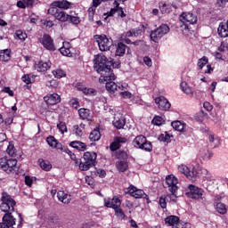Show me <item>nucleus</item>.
Masks as SVG:
<instances>
[{
	"label": "nucleus",
	"mask_w": 228,
	"mask_h": 228,
	"mask_svg": "<svg viewBox=\"0 0 228 228\" xmlns=\"http://www.w3.org/2000/svg\"><path fill=\"white\" fill-rule=\"evenodd\" d=\"M110 63L111 61L106 58L104 54H98L94 58V69L98 74H101L100 79H103V81H115L116 77Z\"/></svg>",
	"instance_id": "obj_1"
},
{
	"label": "nucleus",
	"mask_w": 228,
	"mask_h": 228,
	"mask_svg": "<svg viewBox=\"0 0 228 228\" xmlns=\"http://www.w3.org/2000/svg\"><path fill=\"white\" fill-rule=\"evenodd\" d=\"M83 159H79V170L82 172H86V170H90L92 167H95L97 165V153L86 151L83 155Z\"/></svg>",
	"instance_id": "obj_2"
},
{
	"label": "nucleus",
	"mask_w": 228,
	"mask_h": 228,
	"mask_svg": "<svg viewBox=\"0 0 228 228\" xmlns=\"http://www.w3.org/2000/svg\"><path fill=\"white\" fill-rule=\"evenodd\" d=\"M0 168L6 172V174H15L19 172V167L17 166V159H0Z\"/></svg>",
	"instance_id": "obj_3"
},
{
	"label": "nucleus",
	"mask_w": 228,
	"mask_h": 228,
	"mask_svg": "<svg viewBox=\"0 0 228 228\" xmlns=\"http://www.w3.org/2000/svg\"><path fill=\"white\" fill-rule=\"evenodd\" d=\"M169 31H170V28L168 27V25L162 24L159 28H157L155 30L151 31V33L150 35L151 39L153 42L158 43Z\"/></svg>",
	"instance_id": "obj_4"
},
{
	"label": "nucleus",
	"mask_w": 228,
	"mask_h": 228,
	"mask_svg": "<svg viewBox=\"0 0 228 228\" xmlns=\"http://www.w3.org/2000/svg\"><path fill=\"white\" fill-rule=\"evenodd\" d=\"M94 39L97 42L100 51H110V47L113 45V40L108 38L106 35H95Z\"/></svg>",
	"instance_id": "obj_5"
},
{
	"label": "nucleus",
	"mask_w": 228,
	"mask_h": 228,
	"mask_svg": "<svg viewBox=\"0 0 228 228\" xmlns=\"http://www.w3.org/2000/svg\"><path fill=\"white\" fill-rule=\"evenodd\" d=\"M48 14L53 15L56 20L60 22H67L69 20L70 15H69L65 11L60 8L50 7L48 9Z\"/></svg>",
	"instance_id": "obj_6"
},
{
	"label": "nucleus",
	"mask_w": 228,
	"mask_h": 228,
	"mask_svg": "<svg viewBox=\"0 0 228 228\" xmlns=\"http://www.w3.org/2000/svg\"><path fill=\"white\" fill-rule=\"evenodd\" d=\"M177 183L179 182L177 181V178H175L174 175H169L166 177L165 188H167L168 191H170V193H172V195H174L175 197H176L175 193L177 192L178 190Z\"/></svg>",
	"instance_id": "obj_7"
},
{
	"label": "nucleus",
	"mask_w": 228,
	"mask_h": 228,
	"mask_svg": "<svg viewBox=\"0 0 228 228\" xmlns=\"http://www.w3.org/2000/svg\"><path fill=\"white\" fill-rule=\"evenodd\" d=\"M204 191L195 185H189V191L185 193V195L189 199H204L202 197Z\"/></svg>",
	"instance_id": "obj_8"
},
{
	"label": "nucleus",
	"mask_w": 228,
	"mask_h": 228,
	"mask_svg": "<svg viewBox=\"0 0 228 228\" xmlns=\"http://www.w3.org/2000/svg\"><path fill=\"white\" fill-rule=\"evenodd\" d=\"M197 15L191 12H183L180 16V21L184 24V26H188V24H197Z\"/></svg>",
	"instance_id": "obj_9"
},
{
	"label": "nucleus",
	"mask_w": 228,
	"mask_h": 228,
	"mask_svg": "<svg viewBox=\"0 0 228 228\" xmlns=\"http://www.w3.org/2000/svg\"><path fill=\"white\" fill-rule=\"evenodd\" d=\"M42 45L47 51H56V46H54V41H53V37L49 36V34H45L40 40Z\"/></svg>",
	"instance_id": "obj_10"
},
{
	"label": "nucleus",
	"mask_w": 228,
	"mask_h": 228,
	"mask_svg": "<svg viewBox=\"0 0 228 228\" xmlns=\"http://www.w3.org/2000/svg\"><path fill=\"white\" fill-rule=\"evenodd\" d=\"M155 103L158 104L159 110L162 111H168L170 110V102L164 96L155 98Z\"/></svg>",
	"instance_id": "obj_11"
},
{
	"label": "nucleus",
	"mask_w": 228,
	"mask_h": 228,
	"mask_svg": "<svg viewBox=\"0 0 228 228\" xmlns=\"http://www.w3.org/2000/svg\"><path fill=\"white\" fill-rule=\"evenodd\" d=\"M128 193H130V195L134 199H147V195L145 194L143 190H138L134 185H130V187L128 188Z\"/></svg>",
	"instance_id": "obj_12"
},
{
	"label": "nucleus",
	"mask_w": 228,
	"mask_h": 228,
	"mask_svg": "<svg viewBox=\"0 0 228 228\" xmlns=\"http://www.w3.org/2000/svg\"><path fill=\"white\" fill-rule=\"evenodd\" d=\"M72 4L67 0L54 1L51 4V8H59L60 10H69Z\"/></svg>",
	"instance_id": "obj_13"
},
{
	"label": "nucleus",
	"mask_w": 228,
	"mask_h": 228,
	"mask_svg": "<svg viewBox=\"0 0 228 228\" xmlns=\"http://www.w3.org/2000/svg\"><path fill=\"white\" fill-rule=\"evenodd\" d=\"M179 222L180 220L176 216H169L165 219V223L172 228H181Z\"/></svg>",
	"instance_id": "obj_14"
},
{
	"label": "nucleus",
	"mask_w": 228,
	"mask_h": 228,
	"mask_svg": "<svg viewBox=\"0 0 228 228\" xmlns=\"http://www.w3.org/2000/svg\"><path fill=\"white\" fill-rule=\"evenodd\" d=\"M219 37L222 38H227L228 37V20L226 22H221L217 28Z\"/></svg>",
	"instance_id": "obj_15"
},
{
	"label": "nucleus",
	"mask_w": 228,
	"mask_h": 228,
	"mask_svg": "<svg viewBox=\"0 0 228 228\" xmlns=\"http://www.w3.org/2000/svg\"><path fill=\"white\" fill-rule=\"evenodd\" d=\"M110 82L106 83V90L109 91L110 94H114L117 90H124V86H117V84L111 80H107Z\"/></svg>",
	"instance_id": "obj_16"
},
{
	"label": "nucleus",
	"mask_w": 228,
	"mask_h": 228,
	"mask_svg": "<svg viewBox=\"0 0 228 228\" xmlns=\"http://www.w3.org/2000/svg\"><path fill=\"white\" fill-rule=\"evenodd\" d=\"M76 88L77 90H79V92H83V94H85V95H95V94H97V91H95V89H94V88H86L81 83H77L76 85Z\"/></svg>",
	"instance_id": "obj_17"
},
{
	"label": "nucleus",
	"mask_w": 228,
	"mask_h": 228,
	"mask_svg": "<svg viewBox=\"0 0 228 228\" xmlns=\"http://www.w3.org/2000/svg\"><path fill=\"white\" fill-rule=\"evenodd\" d=\"M120 200L118 198H113L112 200H105V206L106 208H112V209H117L121 206Z\"/></svg>",
	"instance_id": "obj_18"
},
{
	"label": "nucleus",
	"mask_w": 228,
	"mask_h": 228,
	"mask_svg": "<svg viewBox=\"0 0 228 228\" xmlns=\"http://www.w3.org/2000/svg\"><path fill=\"white\" fill-rule=\"evenodd\" d=\"M114 4H116V8H112V10L110 11L108 16L113 17V15H115V13H118V15H119V17H121L122 19H123V17H126V13H124V9H122V7L118 6V3H117V1H115Z\"/></svg>",
	"instance_id": "obj_19"
},
{
	"label": "nucleus",
	"mask_w": 228,
	"mask_h": 228,
	"mask_svg": "<svg viewBox=\"0 0 228 228\" xmlns=\"http://www.w3.org/2000/svg\"><path fill=\"white\" fill-rule=\"evenodd\" d=\"M57 197L59 200L62 202V204H69L70 200H72V198L70 197V195L65 193V191H59L57 192Z\"/></svg>",
	"instance_id": "obj_20"
},
{
	"label": "nucleus",
	"mask_w": 228,
	"mask_h": 228,
	"mask_svg": "<svg viewBox=\"0 0 228 228\" xmlns=\"http://www.w3.org/2000/svg\"><path fill=\"white\" fill-rule=\"evenodd\" d=\"M35 69L37 72H45V70L51 69V62H44L43 61H40L38 63H36Z\"/></svg>",
	"instance_id": "obj_21"
},
{
	"label": "nucleus",
	"mask_w": 228,
	"mask_h": 228,
	"mask_svg": "<svg viewBox=\"0 0 228 228\" xmlns=\"http://www.w3.org/2000/svg\"><path fill=\"white\" fill-rule=\"evenodd\" d=\"M171 126L175 131H179L180 133H186V124L182 121H173Z\"/></svg>",
	"instance_id": "obj_22"
},
{
	"label": "nucleus",
	"mask_w": 228,
	"mask_h": 228,
	"mask_svg": "<svg viewBox=\"0 0 228 228\" xmlns=\"http://www.w3.org/2000/svg\"><path fill=\"white\" fill-rule=\"evenodd\" d=\"M69 146L73 147V149H77V151H81L82 152L86 151V144L80 141H73L69 142Z\"/></svg>",
	"instance_id": "obj_23"
},
{
	"label": "nucleus",
	"mask_w": 228,
	"mask_h": 228,
	"mask_svg": "<svg viewBox=\"0 0 228 228\" xmlns=\"http://www.w3.org/2000/svg\"><path fill=\"white\" fill-rule=\"evenodd\" d=\"M146 140H147V138H145V136L138 135L134 139L132 143H133L134 147H135L136 149H141L142 147L143 143H145Z\"/></svg>",
	"instance_id": "obj_24"
},
{
	"label": "nucleus",
	"mask_w": 228,
	"mask_h": 228,
	"mask_svg": "<svg viewBox=\"0 0 228 228\" xmlns=\"http://www.w3.org/2000/svg\"><path fill=\"white\" fill-rule=\"evenodd\" d=\"M112 124L114 127H116L117 129H122L124 128V126H126V118L122 117H115L114 120L112 121Z\"/></svg>",
	"instance_id": "obj_25"
},
{
	"label": "nucleus",
	"mask_w": 228,
	"mask_h": 228,
	"mask_svg": "<svg viewBox=\"0 0 228 228\" xmlns=\"http://www.w3.org/2000/svg\"><path fill=\"white\" fill-rule=\"evenodd\" d=\"M116 167L119 172H126L129 168V164H127V160H118Z\"/></svg>",
	"instance_id": "obj_26"
},
{
	"label": "nucleus",
	"mask_w": 228,
	"mask_h": 228,
	"mask_svg": "<svg viewBox=\"0 0 228 228\" xmlns=\"http://www.w3.org/2000/svg\"><path fill=\"white\" fill-rule=\"evenodd\" d=\"M61 101V98L58 94H53L48 97L47 102L48 104H51L52 106H54V104H58Z\"/></svg>",
	"instance_id": "obj_27"
},
{
	"label": "nucleus",
	"mask_w": 228,
	"mask_h": 228,
	"mask_svg": "<svg viewBox=\"0 0 228 228\" xmlns=\"http://www.w3.org/2000/svg\"><path fill=\"white\" fill-rule=\"evenodd\" d=\"M38 163L40 167L45 170V172H49L51 168H53V165H51V162L47 160H44L43 159H38Z\"/></svg>",
	"instance_id": "obj_28"
},
{
	"label": "nucleus",
	"mask_w": 228,
	"mask_h": 228,
	"mask_svg": "<svg viewBox=\"0 0 228 228\" xmlns=\"http://www.w3.org/2000/svg\"><path fill=\"white\" fill-rule=\"evenodd\" d=\"M89 140L91 142H99L101 140V132L99 129H94L89 134Z\"/></svg>",
	"instance_id": "obj_29"
},
{
	"label": "nucleus",
	"mask_w": 228,
	"mask_h": 228,
	"mask_svg": "<svg viewBox=\"0 0 228 228\" xmlns=\"http://www.w3.org/2000/svg\"><path fill=\"white\" fill-rule=\"evenodd\" d=\"M78 115L82 120H90V110L80 109L78 110Z\"/></svg>",
	"instance_id": "obj_30"
},
{
	"label": "nucleus",
	"mask_w": 228,
	"mask_h": 228,
	"mask_svg": "<svg viewBox=\"0 0 228 228\" xmlns=\"http://www.w3.org/2000/svg\"><path fill=\"white\" fill-rule=\"evenodd\" d=\"M126 45L123 43H118L116 50V56H124L126 54Z\"/></svg>",
	"instance_id": "obj_31"
},
{
	"label": "nucleus",
	"mask_w": 228,
	"mask_h": 228,
	"mask_svg": "<svg viewBox=\"0 0 228 228\" xmlns=\"http://www.w3.org/2000/svg\"><path fill=\"white\" fill-rule=\"evenodd\" d=\"M216 211L220 215H225L227 213V208H225V205L223 203H217L215 205Z\"/></svg>",
	"instance_id": "obj_32"
},
{
	"label": "nucleus",
	"mask_w": 228,
	"mask_h": 228,
	"mask_svg": "<svg viewBox=\"0 0 228 228\" xmlns=\"http://www.w3.org/2000/svg\"><path fill=\"white\" fill-rule=\"evenodd\" d=\"M180 86L184 94H187V95H191V94H193V89L188 86V84H186V82H182Z\"/></svg>",
	"instance_id": "obj_33"
},
{
	"label": "nucleus",
	"mask_w": 228,
	"mask_h": 228,
	"mask_svg": "<svg viewBox=\"0 0 228 228\" xmlns=\"http://www.w3.org/2000/svg\"><path fill=\"white\" fill-rule=\"evenodd\" d=\"M46 142L48 145H50V147H53L54 149H57L58 145L60 144V142H58V141L54 138V136L47 137Z\"/></svg>",
	"instance_id": "obj_34"
},
{
	"label": "nucleus",
	"mask_w": 228,
	"mask_h": 228,
	"mask_svg": "<svg viewBox=\"0 0 228 228\" xmlns=\"http://www.w3.org/2000/svg\"><path fill=\"white\" fill-rule=\"evenodd\" d=\"M0 60L2 61H8L10 60V50L6 49L0 52Z\"/></svg>",
	"instance_id": "obj_35"
},
{
	"label": "nucleus",
	"mask_w": 228,
	"mask_h": 228,
	"mask_svg": "<svg viewBox=\"0 0 228 228\" xmlns=\"http://www.w3.org/2000/svg\"><path fill=\"white\" fill-rule=\"evenodd\" d=\"M15 38L24 42V40H26V38H28V34H26L25 32H22V30H17L15 32Z\"/></svg>",
	"instance_id": "obj_36"
},
{
	"label": "nucleus",
	"mask_w": 228,
	"mask_h": 228,
	"mask_svg": "<svg viewBox=\"0 0 228 228\" xmlns=\"http://www.w3.org/2000/svg\"><path fill=\"white\" fill-rule=\"evenodd\" d=\"M116 158L118 159V161H127V153L124 151H119L117 155Z\"/></svg>",
	"instance_id": "obj_37"
},
{
	"label": "nucleus",
	"mask_w": 228,
	"mask_h": 228,
	"mask_svg": "<svg viewBox=\"0 0 228 228\" xmlns=\"http://www.w3.org/2000/svg\"><path fill=\"white\" fill-rule=\"evenodd\" d=\"M48 222L51 225H58L60 224V217L56 215L48 217Z\"/></svg>",
	"instance_id": "obj_38"
},
{
	"label": "nucleus",
	"mask_w": 228,
	"mask_h": 228,
	"mask_svg": "<svg viewBox=\"0 0 228 228\" xmlns=\"http://www.w3.org/2000/svg\"><path fill=\"white\" fill-rule=\"evenodd\" d=\"M159 8L162 13H170L172 12V7L167 4H160Z\"/></svg>",
	"instance_id": "obj_39"
},
{
	"label": "nucleus",
	"mask_w": 228,
	"mask_h": 228,
	"mask_svg": "<svg viewBox=\"0 0 228 228\" xmlns=\"http://www.w3.org/2000/svg\"><path fill=\"white\" fill-rule=\"evenodd\" d=\"M197 175H199V172L197 171V169L195 167H193L191 172L189 171L187 179H190L191 181H195V179H197Z\"/></svg>",
	"instance_id": "obj_40"
},
{
	"label": "nucleus",
	"mask_w": 228,
	"mask_h": 228,
	"mask_svg": "<svg viewBox=\"0 0 228 228\" xmlns=\"http://www.w3.org/2000/svg\"><path fill=\"white\" fill-rule=\"evenodd\" d=\"M114 211H115L116 216L119 220H124V218H126V214H124V210H122V208H120V207H118V208L114 209Z\"/></svg>",
	"instance_id": "obj_41"
},
{
	"label": "nucleus",
	"mask_w": 228,
	"mask_h": 228,
	"mask_svg": "<svg viewBox=\"0 0 228 228\" xmlns=\"http://www.w3.org/2000/svg\"><path fill=\"white\" fill-rule=\"evenodd\" d=\"M140 149H142L143 151H147V152H151L152 151V143H151V142H147V139H146L145 142L142 143V146H141Z\"/></svg>",
	"instance_id": "obj_42"
},
{
	"label": "nucleus",
	"mask_w": 228,
	"mask_h": 228,
	"mask_svg": "<svg viewBox=\"0 0 228 228\" xmlns=\"http://www.w3.org/2000/svg\"><path fill=\"white\" fill-rule=\"evenodd\" d=\"M178 170L181 172V174H183L186 177H188V175L190 174V168H188V167L185 165H181L178 167Z\"/></svg>",
	"instance_id": "obj_43"
},
{
	"label": "nucleus",
	"mask_w": 228,
	"mask_h": 228,
	"mask_svg": "<svg viewBox=\"0 0 228 228\" xmlns=\"http://www.w3.org/2000/svg\"><path fill=\"white\" fill-rule=\"evenodd\" d=\"M6 152L9 156L13 158V156H15L17 152L15 150V146H13V144H9L7 147Z\"/></svg>",
	"instance_id": "obj_44"
},
{
	"label": "nucleus",
	"mask_w": 228,
	"mask_h": 228,
	"mask_svg": "<svg viewBox=\"0 0 228 228\" xmlns=\"http://www.w3.org/2000/svg\"><path fill=\"white\" fill-rule=\"evenodd\" d=\"M53 74L54 77H57L58 79H60L61 77H65V76H66L65 71H63V69H56V70L53 71Z\"/></svg>",
	"instance_id": "obj_45"
},
{
	"label": "nucleus",
	"mask_w": 228,
	"mask_h": 228,
	"mask_svg": "<svg viewBox=\"0 0 228 228\" xmlns=\"http://www.w3.org/2000/svg\"><path fill=\"white\" fill-rule=\"evenodd\" d=\"M159 142H166V143H170V134H161L159 136Z\"/></svg>",
	"instance_id": "obj_46"
},
{
	"label": "nucleus",
	"mask_w": 228,
	"mask_h": 228,
	"mask_svg": "<svg viewBox=\"0 0 228 228\" xmlns=\"http://www.w3.org/2000/svg\"><path fill=\"white\" fill-rule=\"evenodd\" d=\"M208 59L206 56H203L201 59L198 61V67L200 69H203L205 65H208Z\"/></svg>",
	"instance_id": "obj_47"
},
{
	"label": "nucleus",
	"mask_w": 228,
	"mask_h": 228,
	"mask_svg": "<svg viewBox=\"0 0 228 228\" xmlns=\"http://www.w3.org/2000/svg\"><path fill=\"white\" fill-rule=\"evenodd\" d=\"M59 51L62 56H68L69 58L72 57L70 48H60Z\"/></svg>",
	"instance_id": "obj_48"
},
{
	"label": "nucleus",
	"mask_w": 228,
	"mask_h": 228,
	"mask_svg": "<svg viewBox=\"0 0 228 228\" xmlns=\"http://www.w3.org/2000/svg\"><path fill=\"white\" fill-rule=\"evenodd\" d=\"M73 131H74L76 136H77V138H81L83 136V130L81 128H79V126L75 125L73 126Z\"/></svg>",
	"instance_id": "obj_49"
},
{
	"label": "nucleus",
	"mask_w": 228,
	"mask_h": 228,
	"mask_svg": "<svg viewBox=\"0 0 228 228\" xmlns=\"http://www.w3.org/2000/svg\"><path fill=\"white\" fill-rule=\"evenodd\" d=\"M57 127L59 129V131H61V133L63 134V133H67V125L65 124V122H60L57 125Z\"/></svg>",
	"instance_id": "obj_50"
},
{
	"label": "nucleus",
	"mask_w": 228,
	"mask_h": 228,
	"mask_svg": "<svg viewBox=\"0 0 228 228\" xmlns=\"http://www.w3.org/2000/svg\"><path fill=\"white\" fill-rule=\"evenodd\" d=\"M152 124H154V126H161V124H163V118L157 116L152 119Z\"/></svg>",
	"instance_id": "obj_51"
},
{
	"label": "nucleus",
	"mask_w": 228,
	"mask_h": 228,
	"mask_svg": "<svg viewBox=\"0 0 228 228\" xmlns=\"http://www.w3.org/2000/svg\"><path fill=\"white\" fill-rule=\"evenodd\" d=\"M45 85L48 88H56V86H58V82H56V80L54 79H52L50 81H47Z\"/></svg>",
	"instance_id": "obj_52"
},
{
	"label": "nucleus",
	"mask_w": 228,
	"mask_h": 228,
	"mask_svg": "<svg viewBox=\"0 0 228 228\" xmlns=\"http://www.w3.org/2000/svg\"><path fill=\"white\" fill-rule=\"evenodd\" d=\"M88 13H89V20L91 22H94V15H95V8L90 7L88 9Z\"/></svg>",
	"instance_id": "obj_53"
},
{
	"label": "nucleus",
	"mask_w": 228,
	"mask_h": 228,
	"mask_svg": "<svg viewBox=\"0 0 228 228\" xmlns=\"http://www.w3.org/2000/svg\"><path fill=\"white\" fill-rule=\"evenodd\" d=\"M22 81L26 83V85H31L33 79H31V75H24L22 77Z\"/></svg>",
	"instance_id": "obj_54"
},
{
	"label": "nucleus",
	"mask_w": 228,
	"mask_h": 228,
	"mask_svg": "<svg viewBox=\"0 0 228 228\" xmlns=\"http://www.w3.org/2000/svg\"><path fill=\"white\" fill-rule=\"evenodd\" d=\"M69 20H70V22L72 24H79V22H81V20L77 16H70L69 15Z\"/></svg>",
	"instance_id": "obj_55"
},
{
	"label": "nucleus",
	"mask_w": 228,
	"mask_h": 228,
	"mask_svg": "<svg viewBox=\"0 0 228 228\" xmlns=\"http://www.w3.org/2000/svg\"><path fill=\"white\" fill-rule=\"evenodd\" d=\"M118 149H120V144H118L116 141L110 143V151H112V152L118 151Z\"/></svg>",
	"instance_id": "obj_56"
},
{
	"label": "nucleus",
	"mask_w": 228,
	"mask_h": 228,
	"mask_svg": "<svg viewBox=\"0 0 228 228\" xmlns=\"http://www.w3.org/2000/svg\"><path fill=\"white\" fill-rule=\"evenodd\" d=\"M159 206L160 208H162V209H165L167 208V200L163 196H161L159 199Z\"/></svg>",
	"instance_id": "obj_57"
},
{
	"label": "nucleus",
	"mask_w": 228,
	"mask_h": 228,
	"mask_svg": "<svg viewBox=\"0 0 228 228\" xmlns=\"http://www.w3.org/2000/svg\"><path fill=\"white\" fill-rule=\"evenodd\" d=\"M143 62L145 63V65H147V67H152V60L150 59L149 56L143 57Z\"/></svg>",
	"instance_id": "obj_58"
},
{
	"label": "nucleus",
	"mask_w": 228,
	"mask_h": 228,
	"mask_svg": "<svg viewBox=\"0 0 228 228\" xmlns=\"http://www.w3.org/2000/svg\"><path fill=\"white\" fill-rule=\"evenodd\" d=\"M132 31L134 33V37H140V35H142V33H143V31L140 28H132Z\"/></svg>",
	"instance_id": "obj_59"
},
{
	"label": "nucleus",
	"mask_w": 228,
	"mask_h": 228,
	"mask_svg": "<svg viewBox=\"0 0 228 228\" xmlns=\"http://www.w3.org/2000/svg\"><path fill=\"white\" fill-rule=\"evenodd\" d=\"M131 93L129 91H125L120 93V96L123 97V99H131Z\"/></svg>",
	"instance_id": "obj_60"
},
{
	"label": "nucleus",
	"mask_w": 228,
	"mask_h": 228,
	"mask_svg": "<svg viewBox=\"0 0 228 228\" xmlns=\"http://www.w3.org/2000/svg\"><path fill=\"white\" fill-rule=\"evenodd\" d=\"M203 108L207 110V111H211L213 110V105L209 103L208 102H205L203 103Z\"/></svg>",
	"instance_id": "obj_61"
},
{
	"label": "nucleus",
	"mask_w": 228,
	"mask_h": 228,
	"mask_svg": "<svg viewBox=\"0 0 228 228\" xmlns=\"http://www.w3.org/2000/svg\"><path fill=\"white\" fill-rule=\"evenodd\" d=\"M114 141H116L117 143L120 145V143H126V142H127V139H126L125 137H116Z\"/></svg>",
	"instance_id": "obj_62"
},
{
	"label": "nucleus",
	"mask_w": 228,
	"mask_h": 228,
	"mask_svg": "<svg viewBox=\"0 0 228 228\" xmlns=\"http://www.w3.org/2000/svg\"><path fill=\"white\" fill-rule=\"evenodd\" d=\"M2 92H4V94H8L10 97H13V91L10 89V87H4Z\"/></svg>",
	"instance_id": "obj_63"
},
{
	"label": "nucleus",
	"mask_w": 228,
	"mask_h": 228,
	"mask_svg": "<svg viewBox=\"0 0 228 228\" xmlns=\"http://www.w3.org/2000/svg\"><path fill=\"white\" fill-rule=\"evenodd\" d=\"M69 158H71V159L74 161L76 167H79V159H77V158H76V154H72L69 156Z\"/></svg>",
	"instance_id": "obj_64"
}]
</instances>
